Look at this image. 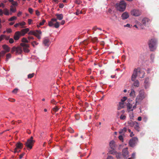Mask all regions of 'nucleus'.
Here are the masks:
<instances>
[{"label": "nucleus", "instance_id": "18", "mask_svg": "<svg viewBox=\"0 0 159 159\" xmlns=\"http://www.w3.org/2000/svg\"><path fill=\"white\" fill-rule=\"evenodd\" d=\"M16 7H14L13 6H10V15H12V13H14L16 11Z\"/></svg>", "mask_w": 159, "mask_h": 159}, {"label": "nucleus", "instance_id": "21", "mask_svg": "<svg viewBox=\"0 0 159 159\" xmlns=\"http://www.w3.org/2000/svg\"><path fill=\"white\" fill-rule=\"evenodd\" d=\"M138 72V76L140 78H142L144 77L145 75V73L144 72L142 71H139Z\"/></svg>", "mask_w": 159, "mask_h": 159}, {"label": "nucleus", "instance_id": "36", "mask_svg": "<svg viewBox=\"0 0 159 159\" xmlns=\"http://www.w3.org/2000/svg\"><path fill=\"white\" fill-rule=\"evenodd\" d=\"M11 57V55L10 53H8L6 55V61H7Z\"/></svg>", "mask_w": 159, "mask_h": 159}, {"label": "nucleus", "instance_id": "13", "mask_svg": "<svg viewBox=\"0 0 159 159\" xmlns=\"http://www.w3.org/2000/svg\"><path fill=\"white\" fill-rule=\"evenodd\" d=\"M20 32V31H17L14 34V39L15 40H18L20 36H21Z\"/></svg>", "mask_w": 159, "mask_h": 159}, {"label": "nucleus", "instance_id": "20", "mask_svg": "<svg viewBox=\"0 0 159 159\" xmlns=\"http://www.w3.org/2000/svg\"><path fill=\"white\" fill-rule=\"evenodd\" d=\"M129 17V15L127 12H125L123 13L121 17L123 19H125L128 18Z\"/></svg>", "mask_w": 159, "mask_h": 159}, {"label": "nucleus", "instance_id": "10", "mask_svg": "<svg viewBox=\"0 0 159 159\" xmlns=\"http://www.w3.org/2000/svg\"><path fill=\"white\" fill-rule=\"evenodd\" d=\"M131 14L133 16H138L141 14V12L139 10L134 9L131 11Z\"/></svg>", "mask_w": 159, "mask_h": 159}, {"label": "nucleus", "instance_id": "24", "mask_svg": "<svg viewBox=\"0 0 159 159\" xmlns=\"http://www.w3.org/2000/svg\"><path fill=\"white\" fill-rule=\"evenodd\" d=\"M57 18L59 20H61L63 18V16L62 14H56Z\"/></svg>", "mask_w": 159, "mask_h": 159}, {"label": "nucleus", "instance_id": "45", "mask_svg": "<svg viewBox=\"0 0 159 159\" xmlns=\"http://www.w3.org/2000/svg\"><path fill=\"white\" fill-rule=\"evenodd\" d=\"M54 27L56 28H59V24L58 22H56V23L54 25Z\"/></svg>", "mask_w": 159, "mask_h": 159}, {"label": "nucleus", "instance_id": "15", "mask_svg": "<svg viewBox=\"0 0 159 159\" xmlns=\"http://www.w3.org/2000/svg\"><path fill=\"white\" fill-rule=\"evenodd\" d=\"M29 30H30L28 28L22 30L20 32L21 36H24L25 34L29 31Z\"/></svg>", "mask_w": 159, "mask_h": 159}, {"label": "nucleus", "instance_id": "26", "mask_svg": "<svg viewBox=\"0 0 159 159\" xmlns=\"http://www.w3.org/2000/svg\"><path fill=\"white\" fill-rule=\"evenodd\" d=\"M127 128L126 127H124L123 129H121L119 131V133L120 134H124V133L126 131Z\"/></svg>", "mask_w": 159, "mask_h": 159}, {"label": "nucleus", "instance_id": "27", "mask_svg": "<svg viewBox=\"0 0 159 159\" xmlns=\"http://www.w3.org/2000/svg\"><path fill=\"white\" fill-rule=\"evenodd\" d=\"M59 108L57 106H55V107L53 108L52 110V114H53L54 113L57 112L59 110Z\"/></svg>", "mask_w": 159, "mask_h": 159}, {"label": "nucleus", "instance_id": "61", "mask_svg": "<svg viewBox=\"0 0 159 159\" xmlns=\"http://www.w3.org/2000/svg\"><path fill=\"white\" fill-rule=\"evenodd\" d=\"M139 27L142 29H143L144 28V26L141 24L139 25Z\"/></svg>", "mask_w": 159, "mask_h": 159}, {"label": "nucleus", "instance_id": "29", "mask_svg": "<svg viewBox=\"0 0 159 159\" xmlns=\"http://www.w3.org/2000/svg\"><path fill=\"white\" fill-rule=\"evenodd\" d=\"M91 40V41L93 43H95L98 42V39L96 37L92 38Z\"/></svg>", "mask_w": 159, "mask_h": 159}, {"label": "nucleus", "instance_id": "56", "mask_svg": "<svg viewBox=\"0 0 159 159\" xmlns=\"http://www.w3.org/2000/svg\"><path fill=\"white\" fill-rule=\"evenodd\" d=\"M9 43H12L14 42V40L12 38L10 39L9 41Z\"/></svg>", "mask_w": 159, "mask_h": 159}, {"label": "nucleus", "instance_id": "11", "mask_svg": "<svg viewBox=\"0 0 159 159\" xmlns=\"http://www.w3.org/2000/svg\"><path fill=\"white\" fill-rule=\"evenodd\" d=\"M150 20L148 18H143L142 21V23L145 26H148L150 23Z\"/></svg>", "mask_w": 159, "mask_h": 159}, {"label": "nucleus", "instance_id": "64", "mask_svg": "<svg viewBox=\"0 0 159 159\" xmlns=\"http://www.w3.org/2000/svg\"><path fill=\"white\" fill-rule=\"evenodd\" d=\"M7 33H10L12 32V30L11 29H7Z\"/></svg>", "mask_w": 159, "mask_h": 159}, {"label": "nucleus", "instance_id": "12", "mask_svg": "<svg viewBox=\"0 0 159 159\" xmlns=\"http://www.w3.org/2000/svg\"><path fill=\"white\" fill-rule=\"evenodd\" d=\"M43 43L44 46L48 47L50 45V40L47 37H45L43 39Z\"/></svg>", "mask_w": 159, "mask_h": 159}, {"label": "nucleus", "instance_id": "55", "mask_svg": "<svg viewBox=\"0 0 159 159\" xmlns=\"http://www.w3.org/2000/svg\"><path fill=\"white\" fill-rule=\"evenodd\" d=\"M131 157L133 159H135V153H133L132 154Z\"/></svg>", "mask_w": 159, "mask_h": 159}, {"label": "nucleus", "instance_id": "62", "mask_svg": "<svg viewBox=\"0 0 159 159\" xmlns=\"http://www.w3.org/2000/svg\"><path fill=\"white\" fill-rule=\"evenodd\" d=\"M119 139L120 140L122 141L123 140V136L121 135H120L119 136Z\"/></svg>", "mask_w": 159, "mask_h": 159}, {"label": "nucleus", "instance_id": "3", "mask_svg": "<svg viewBox=\"0 0 159 159\" xmlns=\"http://www.w3.org/2000/svg\"><path fill=\"white\" fill-rule=\"evenodd\" d=\"M138 69H134L133 74L131 77V80L133 81H134L133 84V85L137 87L139 86V81L138 80H135L136 78L138 75Z\"/></svg>", "mask_w": 159, "mask_h": 159}, {"label": "nucleus", "instance_id": "38", "mask_svg": "<svg viewBox=\"0 0 159 159\" xmlns=\"http://www.w3.org/2000/svg\"><path fill=\"white\" fill-rule=\"evenodd\" d=\"M22 41L23 43H28L29 41L25 38H23L22 39Z\"/></svg>", "mask_w": 159, "mask_h": 159}, {"label": "nucleus", "instance_id": "30", "mask_svg": "<svg viewBox=\"0 0 159 159\" xmlns=\"http://www.w3.org/2000/svg\"><path fill=\"white\" fill-rule=\"evenodd\" d=\"M118 153V152H117L115 150H111L109 152V153L113 155H115L116 156V153Z\"/></svg>", "mask_w": 159, "mask_h": 159}, {"label": "nucleus", "instance_id": "39", "mask_svg": "<svg viewBox=\"0 0 159 159\" xmlns=\"http://www.w3.org/2000/svg\"><path fill=\"white\" fill-rule=\"evenodd\" d=\"M75 2L78 5H80L82 3V1L80 0H75Z\"/></svg>", "mask_w": 159, "mask_h": 159}, {"label": "nucleus", "instance_id": "9", "mask_svg": "<svg viewBox=\"0 0 159 159\" xmlns=\"http://www.w3.org/2000/svg\"><path fill=\"white\" fill-rule=\"evenodd\" d=\"M129 124L131 126H133L134 129L137 131L138 132L140 131V127L139 124L136 121H132L129 123Z\"/></svg>", "mask_w": 159, "mask_h": 159}, {"label": "nucleus", "instance_id": "54", "mask_svg": "<svg viewBox=\"0 0 159 159\" xmlns=\"http://www.w3.org/2000/svg\"><path fill=\"white\" fill-rule=\"evenodd\" d=\"M126 118V116L123 115H121L120 116V119L121 120H124Z\"/></svg>", "mask_w": 159, "mask_h": 159}, {"label": "nucleus", "instance_id": "48", "mask_svg": "<svg viewBox=\"0 0 159 159\" xmlns=\"http://www.w3.org/2000/svg\"><path fill=\"white\" fill-rule=\"evenodd\" d=\"M6 37V35H1L0 36V41H2V40H3L4 39V37Z\"/></svg>", "mask_w": 159, "mask_h": 159}, {"label": "nucleus", "instance_id": "57", "mask_svg": "<svg viewBox=\"0 0 159 159\" xmlns=\"http://www.w3.org/2000/svg\"><path fill=\"white\" fill-rule=\"evenodd\" d=\"M8 100L9 101L12 102H15V100L14 99L12 98H9L8 99Z\"/></svg>", "mask_w": 159, "mask_h": 159}, {"label": "nucleus", "instance_id": "23", "mask_svg": "<svg viewBox=\"0 0 159 159\" xmlns=\"http://www.w3.org/2000/svg\"><path fill=\"white\" fill-rule=\"evenodd\" d=\"M116 157L117 159H123L124 158L122 154L120 152H118L116 153Z\"/></svg>", "mask_w": 159, "mask_h": 159}, {"label": "nucleus", "instance_id": "33", "mask_svg": "<svg viewBox=\"0 0 159 159\" xmlns=\"http://www.w3.org/2000/svg\"><path fill=\"white\" fill-rule=\"evenodd\" d=\"M130 96H135V92L133 89H132L131 93H130Z\"/></svg>", "mask_w": 159, "mask_h": 159}, {"label": "nucleus", "instance_id": "40", "mask_svg": "<svg viewBox=\"0 0 159 159\" xmlns=\"http://www.w3.org/2000/svg\"><path fill=\"white\" fill-rule=\"evenodd\" d=\"M150 86V83H144V86L145 89L148 88Z\"/></svg>", "mask_w": 159, "mask_h": 159}, {"label": "nucleus", "instance_id": "60", "mask_svg": "<svg viewBox=\"0 0 159 159\" xmlns=\"http://www.w3.org/2000/svg\"><path fill=\"white\" fill-rule=\"evenodd\" d=\"M18 89H14L12 91V93H16L17 92Z\"/></svg>", "mask_w": 159, "mask_h": 159}, {"label": "nucleus", "instance_id": "51", "mask_svg": "<svg viewBox=\"0 0 159 159\" xmlns=\"http://www.w3.org/2000/svg\"><path fill=\"white\" fill-rule=\"evenodd\" d=\"M82 43L85 45H87L88 44V41L86 40H84Z\"/></svg>", "mask_w": 159, "mask_h": 159}, {"label": "nucleus", "instance_id": "59", "mask_svg": "<svg viewBox=\"0 0 159 159\" xmlns=\"http://www.w3.org/2000/svg\"><path fill=\"white\" fill-rule=\"evenodd\" d=\"M28 23L29 25L31 24L32 20L31 19H28Z\"/></svg>", "mask_w": 159, "mask_h": 159}, {"label": "nucleus", "instance_id": "49", "mask_svg": "<svg viewBox=\"0 0 159 159\" xmlns=\"http://www.w3.org/2000/svg\"><path fill=\"white\" fill-rule=\"evenodd\" d=\"M28 11L30 14H32L33 11V10L32 8H29L28 9Z\"/></svg>", "mask_w": 159, "mask_h": 159}, {"label": "nucleus", "instance_id": "34", "mask_svg": "<svg viewBox=\"0 0 159 159\" xmlns=\"http://www.w3.org/2000/svg\"><path fill=\"white\" fill-rule=\"evenodd\" d=\"M19 23V25H20L22 26L21 27V28H24V27H23V26L26 25V23L24 21H23L21 22H20V23Z\"/></svg>", "mask_w": 159, "mask_h": 159}, {"label": "nucleus", "instance_id": "42", "mask_svg": "<svg viewBox=\"0 0 159 159\" xmlns=\"http://www.w3.org/2000/svg\"><path fill=\"white\" fill-rule=\"evenodd\" d=\"M149 78H146L145 80L144 83H150L149 82Z\"/></svg>", "mask_w": 159, "mask_h": 159}, {"label": "nucleus", "instance_id": "5", "mask_svg": "<svg viewBox=\"0 0 159 159\" xmlns=\"http://www.w3.org/2000/svg\"><path fill=\"white\" fill-rule=\"evenodd\" d=\"M35 142V140H33V137L31 136L30 139L27 140L25 144L27 148L31 149L32 148Z\"/></svg>", "mask_w": 159, "mask_h": 159}, {"label": "nucleus", "instance_id": "63", "mask_svg": "<svg viewBox=\"0 0 159 159\" xmlns=\"http://www.w3.org/2000/svg\"><path fill=\"white\" fill-rule=\"evenodd\" d=\"M36 14L38 16H39L40 15V12L38 10H36L35 11Z\"/></svg>", "mask_w": 159, "mask_h": 159}, {"label": "nucleus", "instance_id": "41", "mask_svg": "<svg viewBox=\"0 0 159 159\" xmlns=\"http://www.w3.org/2000/svg\"><path fill=\"white\" fill-rule=\"evenodd\" d=\"M11 4L12 5V6H13L14 7L17 6L18 5L17 2L16 1H13L12 2Z\"/></svg>", "mask_w": 159, "mask_h": 159}, {"label": "nucleus", "instance_id": "31", "mask_svg": "<svg viewBox=\"0 0 159 159\" xmlns=\"http://www.w3.org/2000/svg\"><path fill=\"white\" fill-rule=\"evenodd\" d=\"M20 46H21L22 47H23V48H27V47H29V44L25 43H21L20 44Z\"/></svg>", "mask_w": 159, "mask_h": 159}, {"label": "nucleus", "instance_id": "37", "mask_svg": "<svg viewBox=\"0 0 159 159\" xmlns=\"http://www.w3.org/2000/svg\"><path fill=\"white\" fill-rule=\"evenodd\" d=\"M17 19V17L15 16H13L10 18H9L8 20L9 21H12L15 20H16Z\"/></svg>", "mask_w": 159, "mask_h": 159}, {"label": "nucleus", "instance_id": "50", "mask_svg": "<svg viewBox=\"0 0 159 159\" xmlns=\"http://www.w3.org/2000/svg\"><path fill=\"white\" fill-rule=\"evenodd\" d=\"M46 22V20L43 19L42 21L40 22L39 24L40 25H43L44 24V23Z\"/></svg>", "mask_w": 159, "mask_h": 159}, {"label": "nucleus", "instance_id": "17", "mask_svg": "<svg viewBox=\"0 0 159 159\" xmlns=\"http://www.w3.org/2000/svg\"><path fill=\"white\" fill-rule=\"evenodd\" d=\"M16 147L14 149H17V148L21 149L23 148V144L20 142H18L16 145Z\"/></svg>", "mask_w": 159, "mask_h": 159}, {"label": "nucleus", "instance_id": "22", "mask_svg": "<svg viewBox=\"0 0 159 159\" xmlns=\"http://www.w3.org/2000/svg\"><path fill=\"white\" fill-rule=\"evenodd\" d=\"M3 48L5 50V51L6 53L9 52L10 50V48L7 45H2Z\"/></svg>", "mask_w": 159, "mask_h": 159}, {"label": "nucleus", "instance_id": "28", "mask_svg": "<svg viewBox=\"0 0 159 159\" xmlns=\"http://www.w3.org/2000/svg\"><path fill=\"white\" fill-rule=\"evenodd\" d=\"M3 13L5 15L7 16H8L10 14L9 10L6 8L4 9Z\"/></svg>", "mask_w": 159, "mask_h": 159}, {"label": "nucleus", "instance_id": "4", "mask_svg": "<svg viewBox=\"0 0 159 159\" xmlns=\"http://www.w3.org/2000/svg\"><path fill=\"white\" fill-rule=\"evenodd\" d=\"M126 5L125 2L122 0L120 2L116 3V7L117 10L121 11H123L125 9Z\"/></svg>", "mask_w": 159, "mask_h": 159}, {"label": "nucleus", "instance_id": "32", "mask_svg": "<svg viewBox=\"0 0 159 159\" xmlns=\"http://www.w3.org/2000/svg\"><path fill=\"white\" fill-rule=\"evenodd\" d=\"M127 109L128 110L131 109L132 107V105L131 104L129 103H128L127 105Z\"/></svg>", "mask_w": 159, "mask_h": 159}, {"label": "nucleus", "instance_id": "19", "mask_svg": "<svg viewBox=\"0 0 159 159\" xmlns=\"http://www.w3.org/2000/svg\"><path fill=\"white\" fill-rule=\"evenodd\" d=\"M57 19L55 18H52L51 20L48 22V25L50 27H52L54 25L53 22H56Z\"/></svg>", "mask_w": 159, "mask_h": 159}, {"label": "nucleus", "instance_id": "44", "mask_svg": "<svg viewBox=\"0 0 159 159\" xmlns=\"http://www.w3.org/2000/svg\"><path fill=\"white\" fill-rule=\"evenodd\" d=\"M82 11H80L79 10H77L76 12H75V14L77 15H78L79 14H82Z\"/></svg>", "mask_w": 159, "mask_h": 159}, {"label": "nucleus", "instance_id": "6", "mask_svg": "<svg viewBox=\"0 0 159 159\" xmlns=\"http://www.w3.org/2000/svg\"><path fill=\"white\" fill-rule=\"evenodd\" d=\"M42 34V32L40 30H36V31L31 30L28 33L29 35H33L35 36L38 39H41L40 35Z\"/></svg>", "mask_w": 159, "mask_h": 159}, {"label": "nucleus", "instance_id": "43", "mask_svg": "<svg viewBox=\"0 0 159 159\" xmlns=\"http://www.w3.org/2000/svg\"><path fill=\"white\" fill-rule=\"evenodd\" d=\"M29 47L23 48V49L25 52H29V50L28 49Z\"/></svg>", "mask_w": 159, "mask_h": 159}, {"label": "nucleus", "instance_id": "46", "mask_svg": "<svg viewBox=\"0 0 159 159\" xmlns=\"http://www.w3.org/2000/svg\"><path fill=\"white\" fill-rule=\"evenodd\" d=\"M75 118L77 120H78L80 119V115L78 114H76L75 116Z\"/></svg>", "mask_w": 159, "mask_h": 159}, {"label": "nucleus", "instance_id": "58", "mask_svg": "<svg viewBox=\"0 0 159 159\" xmlns=\"http://www.w3.org/2000/svg\"><path fill=\"white\" fill-rule=\"evenodd\" d=\"M127 97H124L122 99H121V101L124 102L127 99Z\"/></svg>", "mask_w": 159, "mask_h": 159}, {"label": "nucleus", "instance_id": "14", "mask_svg": "<svg viewBox=\"0 0 159 159\" xmlns=\"http://www.w3.org/2000/svg\"><path fill=\"white\" fill-rule=\"evenodd\" d=\"M122 154L125 159H126L129 157V152L127 150H123Z\"/></svg>", "mask_w": 159, "mask_h": 159}, {"label": "nucleus", "instance_id": "25", "mask_svg": "<svg viewBox=\"0 0 159 159\" xmlns=\"http://www.w3.org/2000/svg\"><path fill=\"white\" fill-rule=\"evenodd\" d=\"M124 104V102L121 101L119 102V106L118 107V110H119L121 108H124L123 105Z\"/></svg>", "mask_w": 159, "mask_h": 159}, {"label": "nucleus", "instance_id": "35", "mask_svg": "<svg viewBox=\"0 0 159 159\" xmlns=\"http://www.w3.org/2000/svg\"><path fill=\"white\" fill-rule=\"evenodd\" d=\"M34 73L29 74L28 75V79H31V78H33L34 76Z\"/></svg>", "mask_w": 159, "mask_h": 159}, {"label": "nucleus", "instance_id": "7", "mask_svg": "<svg viewBox=\"0 0 159 159\" xmlns=\"http://www.w3.org/2000/svg\"><path fill=\"white\" fill-rule=\"evenodd\" d=\"M22 48L20 47H16L14 46L13 47L11 50V52L13 53L15 52H16V54H20L22 52Z\"/></svg>", "mask_w": 159, "mask_h": 159}, {"label": "nucleus", "instance_id": "1", "mask_svg": "<svg viewBox=\"0 0 159 159\" xmlns=\"http://www.w3.org/2000/svg\"><path fill=\"white\" fill-rule=\"evenodd\" d=\"M147 94L144 89H141L136 98V104H139L141 102L147 97Z\"/></svg>", "mask_w": 159, "mask_h": 159}, {"label": "nucleus", "instance_id": "8", "mask_svg": "<svg viewBox=\"0 0 159 159\" xmlns=\"http://www.w3.org/2000/svg\"><path fill=\"white\" fill-rule=\"evenodd\" d=\"M138 139L136 137H134L129 140V144L130 146L133 147L138 142Z\"/></svg>", "mask_w": 159, "mask_h": 159}, {"label": "nucleus", "instance_id": "53", "mask_svg": "<svg viewBox=\"0 0 159 159\" xmlns=\"http://www.w3.org/2000/svg\"><path fill=\"white\" fill-rule=\"evenodd\" d=\"M68 130L71 133H73L74 132V130L71 128H69Z\"/></svg>", "mask_w": 159, "mask_h": 159}, {"label": "nucleus", "instance_id": "52", "mask_svg": "<svg viewBox=\"0 0 159 159\" xmlns=\"http://www.w3.org/2000/svg\"><path fill=\"white\" fill-rule=\"evenodd\" d=\"M31 44L33 47H34L35 44L37 45L38 44V43H37L35 41H34L33 42H32Z\"/></svg>", "mask_w": 159, "mask_h": 159}, {"label": "nucleus", "instance_id": "47", "mask_svg": "<svg viewBox=\"0 0 159 159\" xmlns=\"http://www.w3.org/2000/svg\"><path fill=\"white\" fill-rule=\"evenodd\" d=\"M93 30H95V31L96 30H102V29H101V28H98L96 26H95V27H94L93 28Z\"/></svg>", "mask_w": 159, "mask_h": 159}, {"label": "nucleus", "instance_id": "2", "mask_svg": "<svg viewBox=\"0 0 159 159\" xmlns=\"http://www.w3.org/2000/svg\"><path fill=\"white\" fill-rule=\"evenodd\" d=\"M157 43V40L155 38L151 39L149 40L148 43L151 51H154L156 49Z\"/></svg>", "mask_w": 159, "mask_h": 159}, {"label": "nucleus", "instance_id": "16", "mask_svg": "<svg viewBox=\"0 0 159 159\" xmlns=\"http://www.w3.org/2000/svg\"><path fill=\"white\" fill-rule=\"evenodd\" d=\"M115 143L114 140L111 141L109 143V146L111 149H114L115 148Z\"/></svg>", "mask_w": 159, "mask_h": 159}]
</instances>
